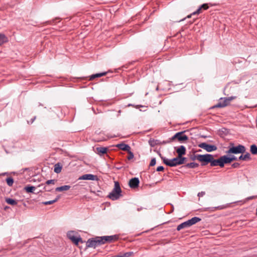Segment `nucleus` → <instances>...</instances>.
Returning <instances> with one entry per match:
<instances>
[{"mask_svg":"<svg viewBox=\"0 0 257 257\" xmlns=\"http://www.w3.org/2000/svg\"><path fill=\"white\" fill-rule=\"evenodd\" d=\"M121 196V189L119 183L118 181H114V188L108 194V197L112 200H116Z\"/></svg>","mask_w":257,"mask_h":257,"instance_id":"nucleus-1","label":"nucleus"},{"mask_svg":"<svg viewBox=\"0 0 257 257\" xmlns=\"http://www.w3.org/2000/svg\"><path fill=\"white\" fill-rule=\"evenodd\" d=\"M233 144L230 143L229 147V149L226 151V153L227 154V155L231 154H240V153H243L245 152V148L244 146L241 145H239L236 147L233 146Z\"/></svg>","mask_w":257,"mask_h":257,"instance_id":"nucleus-2","label":"nucleus"},{"mask_svg":"<svg viewBox=\"0 0 257 257\" xmlns=\"http://www.w3.org/2000/svg\"><path fill=\"white\" fill-rule=\"evenodd\" d=\"M100 245H102V244L101 243L99 236L90 238L86 242L87 247L95 248L96 246Z\"/></svg>","mask_w":257,"mask_h":257,"instance_id":"nucleus-3","label":"nucleus"},{"mask_svg":"<svg viewBox=\"0 0 257 257\" xmlns=\"http://www.w3.org/2000/svg\"><path fill=\"white\" fill-rule=\"evenodd\" d=\"M195 158L199 161L204 163V165L210 163L213 159V156L210 154L197 155Z\"/></svg>","mask_w":257,"mask_h":257,"instance_id":"nucleus-4","label":"nucleus"},{"mask_svg":"<svg viewBox=\"0 0 257 257\" xmlns=\"http://www.w3.org/2000/svg\"><path fill=\"white\" fill-rule=\"evenodd\" d=\"M101 243L103 244L105 243H110L116 241L118 239V236L117 235H110V236H99Z\"/></svg>","mask_w":257,"mask_h":257,"instance_id":"nucleus-5","label":"nucleus"},{"mask_svg":"<svg viewBox=\"0 0 257 257\" xmlns=\"http://www.w3.org/2000/svg\"><path fill=\"white\" fill-rule=\"evenodd\" d=\"M210 163L211 166H219L221 167H223L225 164V156L221 157L220 159L217 160H214L213 157Z\"/></svg>","mask_w":257,"mask_h":257,"instance_id":"nucleus-6","label":"nucleus"},{"mask_svg":"<svg viewBox=\"0 0 257 257\" xmlns=\"http://www.w3.org/2000/svg\"><path fill=\"white\" fill-rule=\"evenodd\" d=\"M67 237L76 245L78 244L79 241L82 242V238L79 236L76 237L74 235V231H69L67 233Z\"/></svg>","mask_w":257,"mask_h":257,"instance_id":"nucleus-7","label":"nucleus"},{"mask_svg":"<svg viewBox=\"0 0 257 257\" xmlns=\"http://www.w3.org/2000/svg\"><path fill=\"white\" fill-rule=\"evenodd\" d=\"M188 139V137L184 135L183 132L176 133L172 138L173 140L177 139L180 142H184L187 140Z\"/></svg>","mask_w":257,"mask_h":257,"instance_id":"nucleus-8","label":"nucleus"},{"mask_svg":"<svg viewBox=\"0 0 257 257\" xmlns=\"http://www.w3.org/2000/svg\"><path fill=\"white\" fill-rule=\"evenodd\" d=\"M199 147L205 150L207 152H210L216 150L217 148L214 145H209L206 143H201L199 145Z\"/></svg>","mask_w":257,"mask_h":257,"instance_id":"nucleus-9","label":"nucleus"},{"mask_svg":"<svg viewBox=\"0 0 257 257\" xmlns=\"http://www.w3.org/2000/svg\"><path fill=\"white\" fill-rule=\"evenodd\" d=\"M184 160L185 158L178 157L171 160L170 166H175L178 165L182 164L184 163Z\"/></svg>","mask_w":257,"mask_h":257,"instance_id":"nucleus-10","label":"nucleus"},{"mask_svg":"<svg viewBox=\"0 0 257 257\" xmlns=\"http://www.w3.org/2000/svg\"><path fill=\"white\" fill-rule=\"evenodd\" d=\"M140 181L138 178H132L128 183L129 186L132 189H136L138 187Z\"/></svg>","mask_w":257,"mask_h":257,"instance_id":"nucleus-11","label":"nucleus"},{"mask_svg":"<svg viewBox=\"0 0 257 257\" xmlns=\"http://www.w3.org/2000/svg\"><path fill=\"white\" fill-rule=\"evenodd\" d=\"M190 226H191V225H190V224L189 223V220H187V221H186L185 222H184L181 223L179 225H178V226L177 227V230L178 231H179V230H180L182 229L186 228H188V227H189Z\"/></svg>","mask_w":257,"mask_h":257,"instance_id":"nucleus-12","label":"nucleus"},{"mask_svg":"<svg viewBox=\"0 0 257 257\" xmlns=\"http://www.w3.org/2000/svg\"><path fill=\"white\" fill-rule=\"evenodd\" d=\"M116 147L119 149L128 152L131 150V147L128 145L123 143L117 144L116 145Z\"/></svg>","mask_w":257,"mask_h":257,"instance_id":"nucleus-13","label":"nucleus"},{"mask_svg":"<svg viewBox=\"0 0 257 257\" xmlns=\"http://www.w3.org/2000/svg\"><path fill=\"white\" fill-rule=\"evenodd\" d=\"M209 7L207 4H204L195 12H193V14H199L202 12V10H206Z\"/></svg>","mask_w":257,"mask_h":257,"instance_id":"nucleus-14","label":"nucleus"},{"mask_svg":"<svg viewBox=\"0 0 257 257\" xmlns=\"http://www.w3.org/2000/svg\"><path fill=\"white\" fill-rule=\"evenodd\" d=\"M176 152L178 154V157H182V156L185 154L186 149L184 146H181L177 149Z\"/></svg>","mask_w":257,"mask_h":257,"instance_id":"nucleus-15","label":"nucleus"},{"mask_svg":"<svg viewBox=\"0 0 257 257\" xmlns=\"http://www.w3.org/2000/svg\"><path fill=\"white\" fill-rule=\"evenodd\" d=\"M97 153L100 155L106 153L107 149L105 147H97L96 148Z\"/></svg>","mask_w":257,"mask_h":257,"instance_id":"nucleus-16","label":"nucleus"},{"mask_svg":"<svg viewBox=\"0 0 257 257\" xmlns=\"http://www.w3.org/2000/svg\"><path fill=\"white\" fill-rule=\"evenodd\" d=\"M70 188L71 186L69 185H64L62 186L57 187L55 189V190L56 191L58 192H63L68 190Z\"/></svg>","mask_w":257,"mask_h":257,"instance_id":"nucleus-17","label":"nucleus"},{"mask_svg":"<svg viewBox=\"0 0 257 257\" xmlns=\"http://www.w3.org/2000/svg\"><path fill=\"white\" fill-rule=\"evenodd\" d=\"M237 160V158L234 155L230 154L226 156V165L230 163L232 161Z\"/></svg>","mask_w":257,"mask_h":257,"instance_id":"nucleus-18","label":"nucleus"},{"mask_svg":"<svg viewBox=\"0 0 257 257\" xmlns=\"http://www.w3.org/2000/svg\"><path fill=\"white\" fill-rule=\"evenodd\" d=\"M201 219L199 217H194L188 220L189 221L190 225L192 226V225L196 224L198 222H199L200 221H201Z\"/></svg>","mask_w":257,"mask_h":257,"instance_id":"nucleus-19","label":"nucleus"},{"mask_svg":"<svg viewBox=\"0 0 257 257\" xmlns=\"http://www.w3.org/2000/svg\"><path fill=\"white\" fill-rule=\"evenodd\" d=\"M106 72H103V73H97L95 74L92 75L89 78L90 80H93L95 78L97 77H100L101 76H105L106 74Z\"/></svg>","mask_w":257,"mask_h":257,"instance_id":"nucleus-20","label":"nucleus"},{"mask_svg":"<svg viewBox=\"0 0 257 257\" xmlns=\"http://www.w3.org/2000/svg\"><path fill=\"white\" fill-rule=\"evenodd\" d=\"M8 39L7 37L3 34H0V45H2L4 43L7 42Z\"/></svg>","mask_w":257,"mask_h":257,"instance_id":"nucleus-21","label":"nucleus"},{"mask_svg":"<svg viewBox=\"0 0 257 257\" xmlns=\"http://www.w3.org/2000/svg\"><path fill=\"white\" fill-rule=\"evenodd\" d=\"M36 188L32 186H27L24 187V190L28 193H32L35 190Z\"/></svg>","mask_w":257,"mask_h":257,"instance_id":"nucleus-22","label":"nucleus"},{"mask_svg":"<svg viewBox=\"0 0 257 257\" xmlns=\"http://www.w3.org/2000/svg\"><path fill=\"white\" fill-rule=\"evenodd\" d=\"M6 202L12 205H16L17 204V201L16 200L11 198H6Z\"/></svg>","mask_w":257,"mask_h":257,"instance_id":"nucleus-23","label":"nucleus"},{"mask_svg":"<svg viewBox=\"0 0 257 257\" xmlns=\"http://www.w3.org/2000/svg\"><path fill=\"white\" fill-rule=\"evenodd\" d=\"M59 198H60V196H58L54 200L43 202H42V203L46 205L52 204L55 203L56 202H57L59 200Z\"/></svg>","mask_w":257,"mask_h":257,"instance_id":"nucleus-24","label":"nucleus"},{"mask_svg":"<svg viewBox=\"0 0 257 257\" xmlns=\"http://www.w3.org/2000/svg\"><path fill=\"white\" fill-rule=\"evenodd\" d=\"M238 159L241 160H248L250 159V154L248 153H247L244 155H241L239 158Z\"/></svg>","mask_w":257,"mask_h":257,"instance_id":"nucleus-25","label":"nucleus"},{"mask_svg":"<svg viewBox=\"0 0 257 257\" xmlns=\"http://www.w3.org/2000/svg\"><path fill=\"white\" fill-rule=\"evenodd\" d=\"M62 167L59 164H56L54 166V171L57 173H59L61 171Z\"/></svg>","mask_w":257,"mask_h":257,"instance_id":"nucleus-26","label":"nucleus"},{"mask_svg":"<svg viewBox=\"0 0 257 257\" xmlns=\"http://www.w3.org/2000/svg\"><path fill=\"white\" fill-rule=\"evenodd\" d=\"M250 152L253 155H257V147L255 145L250 146Z\"/></svg>","mask_w":257,"mask_h":257,"instance_id":"nucleus-27","label":"nucleus"},{"mask_svg":"<svg viewBox=\"0 0 257 257\" xmlns=\"http://www.w3.org/2000/svg\"><path fill=\"white\" fill-rule=\"evenodd\" d=\"M6 181L9 186H12L14 183L13 178H7Z\"/></svg>","mask_w":257,"mask_h":257,"instance_id":"nucleus-28","label":"nucleus"},{"mask_svg":"<svg viewBox=\"0 0 257 257\" xmlns=\"http://www.w3.org/2000/svg\"><path fill=\"white\" fill-rule=\"evenodd\" d=\"M133 254V252H127L123 253H120V257H129Z\"/></svg>","mask_w":257,"mask_h":257,"instance_id":"nucleus-29","label":"nucleus"},{"mask_svg":"<svg viewBox=\"0 0 257 257\" xmlns=\"http://www.w3.org/2000/svg\"><path fill=\"white\" fill-rule=\"evenodd\" d=\"M236 97V96H231V97H226V106L229 104L230 101L232 100L235 99Z\"/></svg>","mask_w":257,"mask_h":257,"instance_id":"nucleus-30","label":"nucleus"},{"mask_svg":"<svg viewBox=\"0 0 257 257\" xmlns=\"http://www.w3.org/2000/svg\"><path fill=\"white\" fill-rule=\"evenodd\" d=\"M12 176V175H18V174H16L15 173H3L2 174H0V176Z\"/></svg>","mask_w":257,"mask_h":257,"instance_id":"nucleus-31","label":"nucleus"},{"mask_svg":"<svg viewBox=\"0 0 257 257\" xmlns=\"http://www.w3.org/2000/svg\"><path fill=\"white\" fill-rule=\"evenodd\" d=\"M57 181L55 179H52V180H48L46 181V184L47 185H49V184H54Z\"/></svg>","mask_w":257,"mask_h":257,"instance_id":"nucleus-32","label":"nucleus"},{"mask_svg":"<svg viewBox=\"0 0 257 257\" xmlns=\"http://www.w3.org/2000/svg\"><path fill=\"white\" fill-rule=\"evenodd\" d=\"M79 179L81 180H98V178H79Z\"/></svg>","mask_w":257,"mask_h":257,"instance_id":"nucleus-33","label":"nucleus"},{"mask_svg":"<svg viewBox=\"0 0 257 257\" xmlns=\"http://www.w3.org/2000/svg\"><path fill=\"white\" fill-rule=\"evenodd\" d=\"M188 166L190 167V168H195L196 167L198 166V164H196V163H189L188 164Z\"/></svg>","mask_w":257,"mask_h":257,"instance_id":"nucleus-34","label":"nucleus"},{"mask_svg":"<svg viewBox=\"0 0 257 257\" xmlns=\"http://www.w3.org/2000/svg\"><path fill=\"white\" fill-rule=\"evenodd\" d=\"M128 156L127 157V159L128 160H131L134 158V154L132 152H131L130 150L129 151H128Z\"/></svg>","mask_w":257,"mask_h":257,"instance_id":"nucleus-35","label":"nucleus"},{"mask_svg":"<svg viewBox=\"0 0 257 257\" xmlns=\"http://www.w3.org/2000/svg\"><path fill=\"white\" fill-rule=\"evenodd\" d=\"M156 159L155 158H153L151 161V162H150V166H154L156 164Z\"/></svg>","mask_w":257,"mask_h":257,"instance_id":"nucleus-36","label":"nucleus"},{"mask_svg":"<svg viewBox=\"0 0 257 257\" xmlns=\"http://www.w3.org/2000/svg\"><path fill=\"white\" fill-rule=\"evenodd\" d=\"M163 162L165 164L170 166V164L171 163V160L164 159L163 160Z\"/></svg>","mask_w":257,"mask_h":257,"instance_id":"nucleus-37","label":"nucleus"},{"mask_svg":"<svg viewBox=\"0 0 257 257\" xmlns=\"http://www.w3.org/2000/svg\"><path fill=\"white\" fill-rule=\"evenodd\" d=\"M225 106V103H222V104H221V103H218L217 104V105H214L213 108H215V107H224Z\"/></svg>","mask_w":257,"mask_h":257,"instance_id":"nucleus-38","label":"nucleus"},{"mask_svg":"<svg viewBox=\"0 0 257 257\" xmlns=\"http://www.w3.org/2000/svg\"><path fill=\"white\" fill-rule=\"evenodd\" d=\"M205 192L202 191L201 192L198 193V196L199 197H202L203 196H204L205 195Z\"/></svg>","mask_w":257,"mask_h":257,"instance_id":"nucleus-39","label":"nucleus"},{"mask_svg":"<svg viewBox=\"0 0 257 257\" xmlns=\"http://www.w3.org/2000/svg\"><path fill=\"white\" fill-rule=\"evenodd\" d=\"M164 169V167L163 166H159L157 168V171H162Z\"/></svg>","mask_w":257,"mask_h":257,"instance_id":"nucleus-40","label":"nucleus"},{"mask_svg":"<svg viewBox=\"0 0 257 257\" xmlns=\"http://www.w3.org/2000/svg\"><path fill=\"white\" fill-rule=\"evenodd\" d=\"M232 166L233 168H238L239 166V164L238 163H233Z\"/></svg>","mask_w":257,"mask_h":257,"instance_id":"nucleus-41","label":"nucleus"},{"mask_svg":"<svg viewBox=\"0 0 257 257\" xmlns=\"http://www.w3.org/2000/svg\"><path fill=\"white\" fill-rule=\"evenodd\" d=\"M81 177H96V176L95 175H92V174H85V175L82 176Z\"/></svg>","mask_w":257,"mask_h":257,"instance_id":"nucleus-42","label":"nucleus"},{"mask_svg":"<svg viewBox=\"0 0 257 257\" xmlns=\"http://www.w3.org/2000/svg\"><path fill=\"white\" fill-rule=\"evenodd\" d=\"M196 14H193V13H192V14H191L190 15H188L186 17V18H190L192 16H193V15H195Z\"/></svg>","mask_w":257,"mask_h":257,"instance_id":"nucleus-43","label":"nucleus"},{"mask_svg":"<svg viewBox=\"0 0 257 257\" xmlns=\"http://www.w3.org/2000/svg\"><path fill=\"white\" fill-rule=\"evenodd\" d=\"M215 208H216V209H221V208H222V207H221V208H220V207H219V206H217V207H215Z\"/></svg>","mask_w":257,"mask_h":257,"instance_id":"nucleus-44","label":"nucleus"},{"mask_svg":"<svg viewBox=\"0 0 257 257\" xmlns=\"http://www.w3.org/2000/svg\"><path fill=\"white\" fill-rule=\"evenodd\" d=\"M157 182H159V181H157V182H156L155 184L157 183Z\"/></svg>","mask_w":257,"mask_h":257,"instance_id":"nucleus-45","label":"nucleus"},{"mask_svg":"<svg viewBox=\"0 0 257 257\" xmlns=\"http://www.w3.org/2000/svg\"><path fill=\"white\" fill-rule=\"evenodd\" d=\"M157 182H159V181H157V182H156L155 184L157 183Z\"/></svg>","mask_w":257,"mask_h":257,"instance_id":"nucleus-46","label":"nucleus"}]
</instances>
